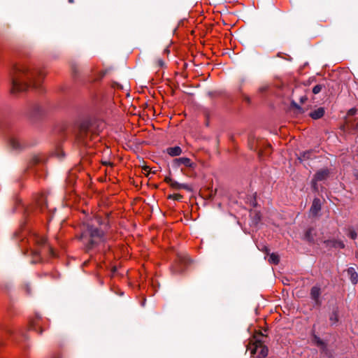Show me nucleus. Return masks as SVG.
<instances>
[{
    "mask_svg": "<svg viewBox=\"0 0 358 358\" xmlns=\"http://www.w3.org/2000/svg\"><path fill=\"white\" fill-rule=\"evenodd\" d=\"M306 99H307V98H306V96H304V97H301V103H303Z\"/></svg>",
    "mask_w": 358,
    "mask_h": 358,
    "instance_id": "obj_26",
    "label": "nucleus"
},
{
    "mask_svg": "<svg viewBox=\"0 0 358 358\" xmlns=\"http://www.w3.org/2000/svg\"><path fill=\"white\" fill-rule=\"evenodd\" d=\"M155 62L156 66L159 67H162L164 64L163 59L160 58L157 59Z\"/></svg>",
    "mask_w": 358,
    "mask_h": 358,
    "instance_id": "obj_21",
    "label": "nucleus"
},
{
    "mask_svg": "<svg viewBox=\"0 0 358 358\" xmlns=\"http://www.w3.org/2000/svg\"><path fill=\"white\" fill-rule=\"evenodd\" d=\"M10 145L13 149H20L22 147V143L20 138L17 136H12L9 141Z\"/></svg>",
    "mask_w": 358,
    "mask_h": 358,
    "instance_id": "obj_9",
    "label": "nucleus"
},
{
    "mask_svg": "<svg viewBox=\"0 0 358 358\" xmlns=\"http://www.w3.org/2000/svg\"><path fill=\"white\" fill-rule=\"evenodd\" d=\"M321 210V202L317 198H315L313 201V203L310 208V213L313 215H316L318 212Z\"/></svg>",
    "mask_w": 358,
    "mask_h": 358,
    "instance_id": "obj_7",
    "label": "nucleus"
},
{
    "mask_svg": "<svg viewBox=\"0 0 358 358\" xmlns=\"http://www.w3.org/2000/svg\"><path fill=\"white\" fill-rule=\"evenodd\" d=\"M321 294L320 288L317 286H314L310 290V296L312 299L315 301L316 303L320 302V296Z\"/></svg>",
    "mask_w": 358,
    "mask_h": 358,
    "instance_id": "obj_8",
    "label": "nucleus"
},
{
    "mask_svg": "<svg viewBox=\"0 0 358 358\" xmlns=\"http://www.w3.org/2000/svg\"><path fill=\"white\" fill-rule=\"evenodd\" d=\"M51 358H62V356H61V355H59V354H58V353H57V354H54V355L52 356V357H51Z\"/></svg>",
    "mask_w": 358,
    "mask_h": 358,
    "instance_id": "obj_23",
    "label": "nucleus"
},
{
    "mask_svg": "<svg viewBox=\"0 0 358 358\" xmlns=\"http://www.w3.org/2000/svg\"><path fill=\"white\" fill-rule=\"evenodd\" d=\"M355 112H356V110H355V109H354V108H352V109H350V110H349L348 113H349L350 115H354V114L355 113Z\"/></svg>",
    "mask_w": 358,
    "mask_h": 358,
    "instance_id": "obj_24",
    "label": "nucleus"
},
{
    "mask_svg": "<svg viewBox=\"0 0 358 358\" xmlns=\"http://www.w3.org/2000/svg\"><path fill=\"white\" fill-rule=\"evenodd\" d=\"M34 241L38 245H43L46 243V238L40 236V235H35L34 237Z\"/></svg>",
    "mask_w": 358,
    "mask_h": 358,
    "instance_id": "obj_14",
    "label": "nucleus"
},
{
    "mask_svg": "<svg viewBox=\"0 0 358 358\" xmlns=\"http://www.w3.org/2000/svg\"><path fill=\"white\" fill-rule=\"evenodd\" d=\"M324 108H318L317 109L311 112L310 114V116L314 120H317V119L321 118L324 115Z\"/></svg>",
    "mask_w": 358,
    "mask_h": 358,
    "instance_id": "obj_11",
    "label": "nucleus"
},
{
    "mask_svg": "<svg viewBox=\"0 0 358 358\" xmlns=\"http://www.w3.org/2000/svg\"><path fill=\"white\" fill-rule=\"evenodd\" d=\"M315 339L317 340V342L319 345L323 344L322 341H321L318 338L315 337Z\"/></svg>",
    "mask_w": 358,
    "mask_h": 358,
    "instance_id": "obj_25",
    "label": "nucleus"
},
{
    "mask_svg": "<svg viewBox=\"0 0 358 358\" xmlns=\"http://www.w3.org/2000/svg\"><path fill=\"white\" fill-rule=\"evenodd\" d=\"M347 274L352 285H357L358 282V273L355 267H349L346 270Z\"/></svg>",
    "mask_w": 358,
    "mask_h": 358,
    "instance_id": "obj_6",
    "label": "nucleus"
},
{
    "mask_svg": "<svg viewBox=\"0 0 358 358\" xmlns=\"http://www.w3.org/2000/svg\"><path fill=\"white\" fill-rule=\"evenodd\" d=\"M173 271H174L175 273L180 272V271H181V269L173 268Z\"/></svg>",
    "mask_w": 358,
    "mask_h": 358,
    "instance_id": "obj_27",
    "label": "nucleus"
},
{
    "mask_svg": "<svg viewBox=\"0 0 358 358\" xmlns=\"http://www.w3.org/2000/svg\"><path fill=\"white\" fill-rule=\"evenodd\" d=\"M329 320L332 324H335L338 322V314L336 310L333 311L330 316H329Z\"/></svg>",
    "mask_w": 358,
    "mask_h": 358,
    "instance_id": "obj_15",
    "label": "nucleus"
},
{
    "mask_svg": "<svg viewBox=\"0 0 358 358\" xmlns=\"http://www.w3.org/2000/svg\"><path fill=\"white\" fill-rule=\"evenodd\" d=\"M46 197L44 195H41L36 201V204L41 210H43L44 208L47 206Z\"/></svg>",
    "mask_w": 358,
    "mask_h": 358,
    "instance_id": "obj_13",
    "label": "nucleus"
},
{
    "mask_svg": "<svg viewBox=\"0 0 358 358\" xmlns=\"http://www.w3.org/2000/svg\"><path fill=\"white\" fill-rule=\"evenodd\" d=\"M355 178H356L357 180H358V172H356V173H355Z\"/></svg>",
    "mask_w": 358,
    "mask_h": 358,
    "instance_id": "obj_29",
    "label": "nucleus"
},
{
    "mask_svg": "<svg viewBox=\"0 0 358 358\" xmlns=\"http://www.w3.org/2000/svg\"><path fill=\"white\" fill-rule=\"evenodd\" d=\"M329 171L327 169H323L318 171L313 179V187L315 189H317L316 183L318 181L325 180L329 176Z\"/></svg>",
    "mask_w": 358,
    "mask_h": 358,
    "instance_id": "obj_4",
    "label": "nucleus"
},
{
    "mask_svg": "<svg viewBox=\"0 0 358 358\" xmlns=\"http://www.w3.org/2000/svg\"><path fill=\"white\" fill-rule=\"evenodd\" d=\"M45 73L39 69H33L25 64L16 65L10 73L12 93L24 92L32 87L38 88Z\"/></svg>",
    "mask_w": 358,
    "mask_h": 358,
    "instance_id": "obj_1",
    "label": "nucleus"
},
{
    "mask_svg": "<svg viewBox=\"0 0 358 358\" xmlns=\"http://www.w3.org/2000/svg\"><path fill=\"white\" fill-rule=\"evenodd\" d=\"M103 164H106H106H110V162H108V163H107V162H103Z\"/></svg>",
    "mask_w": 358,
    "mask_h": 358,
    "instance_id": "obj_30",
    "label": "nucleus"
},
{
    "mask_svg": "<svg viewBox=\"0 0 358 358\" xmlns=\"http://www.w3.org/2000/svg\"><path fill=\"white\" fill-rule=\"evenodd\" d=\"M279 257L278 255L275 253H272L270 255L268 258V262L273 264H278L279 262Z\"/></svg>",
    "mask_w": 358,
    "mask_h": 358,
    "instance_id": "obj_16",
    "label": "nucleus"
},
{
    "mask_svg": "<svg viewBox=\"0 0 358 358\" xmlns=\"http://www.w3.org/2000/svg\"><path fill=\"white\" fill-rule=\"evenodd\" d=\"M31 254L33 255V259H34L32 260L33 263H37L41 260V256H40L39 252H38L36 250L31 251Z\"/></svg>",
    "mask_w": 358,
    "mask_h": 358,
    "instance_id": "obj_17",
    "label": "nucleus"
},
{
    "mask_svg": "<svg viewBox=\"0 0 358 358\" xmlns=\"http://www.w3.org/2000/svg\"><path fill=\"white\" fill-rule=\"evenodd\" d=\"M333 245L334 247H338V248H343L345 247V244L341 241H334Z\"/></svg>",
    "mask_w": 358,
    "mask_h": 358,
    "instance_id": "obj_19",
    "label": "nucleus"
},
{
    "mask_svg": "<svg viewBox=\"0 0 358 358\" xmlns=\"http://www.w3.org/2000/svg\"><path fill=\"white\" fill-rule=\"evenodd\" d=\"M167 153L172 157L179 156L182 153V149L179 146L169 148Z\"/></svg>",
    "mask_w": 358,
    "mask_h": 358,
    "instance_id": "obj_12",
    "label": "nucleus"
},
{
    "mask_svg": "<svg viewBox=\"0 0 358 358\" xmlns=\"http://www.w3.org/2000/svg\"><path fill=\"white\" fill-rule=\"evenodd\" d=\"M179 259L182 264H186L187 259L184 257L180 256Z\"/></svg>",
    "mask_w": 358,
    "mask_h": 358,
    "instance_id": "obj_22",
    "label": "nucleus"
},
{
    "mask_svg": "<svg viewBox=\"0 0 358 358\" xmlns=\"http://www.w3.org/2000/svg\"><path fill=\"white\" fill-rule=\"evenodd\" d=\"M80 239L87 250L104 241V234L101 224V219L95 217L87 223L83 231Z\"/></svg>",
    "mask_w": 358,
    "mask_h": 358,
    "instance_id": "obj_2",
    "label": "nucleus"
},
{
    "mask_svg": "<svg viewBox=\"0 0 358 358\" xmlns=\"http://www.w3.org/2000/svg\"><path fill=\"white\" fill-rule=\"evenodd\" d=\"M165 180H166V182L167 183H169L171 187H172L173 188H175L176 189H182V188H183V189H186L187 188V185H185V184H180L178 182L174 181V180H173L171 178H166Z\"/></svg>",
    "mask_w": 358,
    "mask_h": 358,
    "instance_id": "obj_10",
    "label": "nucleus"
},
{
    "mask_svg": "<svg viewBox=\"0 0 358 358\" xmlns=\"http://www.w3.org/2000/svg\"><path fill=\"white\" fill-rule=\"evenodd\" d=\"M321 90H322V86H321V85H315V86L313 87V94H318L319 92H320Z\"/></svg>",
    "mask_w": 358,
    "mask_h": 358,
    "instance_id": "obj_20",
    "label": "nucleus"
},
{
    "mask_svg": "<svg viewBox=\"0 0 358 358\" xmlns=\"http://www.w3.org/2000/svg\"><path fill=\"white\" fill-rule=\"evenodd\" d=\"M348 236L350 238H352V239L355 240V239H356V238H357V232H356V231H355V229H353L352 228H350V229H348Z\"/></svg>",
    "mask_w": 358,
    "mask_h": 358,
    "instance_id": "obj_18",
    "label": "nucleus"
},
{
    "mask_svg": "<svg viewBox=\"0 0 358 358\" xmlns=\"http://www.w3.org/2000/svg\"><path fill=\"white\" fill-rule=\"evenodd\" d=\"M173 164L179 167L180 166H184L185 167H192L193 166V163L191 159L187 157H180L176 158L173 160Z\"/></svg>",
    "mask_w": 358,
    "mask_h": 358,
    "instance_id": "obj_5",
    "label": "nucleus"
},
{
    "mask_svg": "<svg viewBox=\"0 0 358 358\" xmlns=\"http://www.w3.org/2000/svg\"><path fill=\"white\" fill-rule=\"evenodd\" d=\"M264 335L261 332L256 333L247 345V350L251 355L257 354V358H265L268 355V348L264 345Z\"/></svg>",
    "mask_w": 358,
    "mask_h": 358,
    "instance_id": "obj_3",
    "label": "nucleus"
},
{
    "mask_svg": "<svg viewBox=\"0 0 358 358\" xmlns=\"http://www.w3.org/2000/svg\"><path fill=\"white\" fill-rule=\"evenodd\" d=\"M309 154H310V152H308L307 153H304V155H303V157H304V158H305V157H306V155H309ZM308 157H308V156H307V158H308Z\"/></svg>",
    "mask_w": 358,
    "mask_h": 358,
    "instance_id": "obj_28",
    "label": "nucleus"
}]
</instances>
